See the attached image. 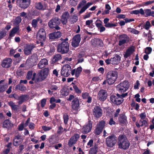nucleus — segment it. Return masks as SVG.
I'll return each mask as SVG.
<instances>
[{"mask_svg":"<svg viewBox=\"0 0 154 154\" xmlns=\"http://www.w3.org/2000/svg\"><path fill=\"white\" fill-rule=\"evenodd\" d=\"M6 32L5 30H4L0 31V38H3L6 36Z\"/></svg>","mask_w":154,"mask_h":154,"instance_id":"obj_57","label":"nucleus"},{"mask_svg":"<svg viewBox=\"0 0 154 154\" xmlns=\"http://www.w3.org/2000/svg\"><path fill=\"white\" fill-rule=\"evenodd\" d=\"M49 69L48 68H44L38 73V77L35 79V78L36 74L35 72L34 73L32 79V80H35V83L43 81L48 76L49 73Z\"/></svg>","mask_w":154,"mask_h":154,"instance_id":"obj_2","label":"nucleus"},{"mask_svg":"<svg viewBox=\"0 0 154 154\" xmlns=\"http://www.w3.org/2000/svg\"><path fill=\"white\" fill-rule=\"evenodd\" d=\"M46 100L45 98L41 100V104L42 107L43 108L45 106L46 104Z\"/></svg>","mask_w":154,"mask_h":154,"instance_id":"obj_62","label":"nucleus"},{"mask_svg":"<svg viewBox=\"0 0 154 154\" xmlns=\"http://www.w3.org/2000/svg\"><path fill=\"white\" fill-rule=\"evenodd\" d=\"M64 39L63 42L58 45L57 49V51L62 54L66 53L69 51V45L67 42L68 39Z\"/></svg>","mask_w":154,"mask_h":154,"instance_id":"obj_4","label":"nucleus"},{"mask_svg":"<svg viewBox=\"0 0 154 154\" xmlns=\"http://www.w3.org/2000/svg\"><path fill=\"white\" fill-rule=\"evenodd\" d=\"M37 34L43 35V37H46L45 32V30L43 29H40Z\"/></svg>","mask_w":154,"mask_h":154,"instance_id":"obj_53","label":"nucleus"},{"mask_svg":"<svg viewBox=\"0 0 154 154\" xmlns=\"http://www.w3.org/2000/svg\"><path fill=\"white\" fill-rule=\"evenodd\" d=\"M12 62V60L11 58H5L3 60L1 65L2 67L8 68L11 66Z\"/></svg>","mask_w":154,"mask_h":154,"instance_id":"obj_19","label":"nucleus"},{"mask_svg":"<svg viewBox=\"0 0 154 154\" xmlns=\"http://www.w3.org/2000/svg\"><path fill=\"white\" fill-rule=\"evenodd\" d=\"M118 72L116 70H111L106 74L107 83L109 85H112L116 81L118 78Z\"/></svg>","mask_w":154,"mask_h":154,"instance_id":"obj_3","label":"nucleus"},{"mask_svg":"<svg viewBox=\"0 0 154 154\" xmlns=\"http://www.w3.org/2000/svg\"><path fill=\"white\" fill-rule=\"evenodd\" d=\"M129 83L128 81H125L121 82L117 86V89L119 92H125L129 88Z\"/></svg>","mask_w":154,"mask_h":154,"instance_id":"obj_11","label":"nucleus"},{"mask_svg":"<svg viewBox=\"0 0 154 154\" xmlns=\"http://www.w3.org/2000/svg\"><path fill=\"white\" fill-rule=\"evenodd\" d=\"M72 21L73 23H74L78 21V17L77 16L74 15L72 16Z\"/></svg>","mask_w":154,"mask_h":154,"instance_id":"obj_61","label":"nucleus"},{"mask_svg":"<svg viewBox=\"0 0 154 154\" xmlns=\"http://www.w3.org/2000/svg\"><path fill=\"white\" fill-rule=\"evenodd\" d=\"M118 120L120 124L125 125L127 122V118L125 115V113L120 114Z\"/></svg>","mask_w":154,"mask_h":154,"instance_id":"obj_20","label":"nucleus"},{"mask_svg":"<svg viewBox=\"0 0 154 154\" xmlns=\"http://www.w3.org/2000/svg\"><path fill=\"white\" fill-rule=\"evenodd\" d=\"M151 26L150 23L149 21H147L146 22V24L144 25V28L148 30Z\"/></svg>","mask_w":154,"mask_h":154,"instance_id":"obj_55","label":"nucleus"},{"mask_svg":"<svg viewBox=\"0 0 154 154\" xmlns=\"http://www.w3.org/2000/svg\"><path fill=\"white\" fill-rule=\"evenodd\" d=\"M35 8L37 9L42 11L45 9L43 5L41 2H38L35 3Z\"/></svg>","mask_w":154,"mask_h":154,"instance_id":"obj_36","label":"nucleus"},{"mask_svg":"<svg viewBox=\"0 0 154 154\" xmlns=\"http://www.w3.org/2000/svg\"><path fill=\"white\" fill-rule=\"evenodd\" d=\"M84 56V53L83 51L78 53L77 55V57L78 59V63H82L84 61L83 57Z\"/></svg>","mask_w":154,"mask_h":154,"instance_id":"obj_31","label":"nucleus"},{"mask_svg":"<svg viewBox=\"0 0 154 154\" xmlns=\"http://www.w3.org/2000/svg\"><path fill=\"white\" fill-rule=\"evenodd\" d=\"M110 100L112 103L118 106L121 105L123 103L124 99L121 97L119 94H117L111 95Z\"/></svg>","mask_w":154,"mask_h":154,"instance_id":"obj_6","label":"nucleus"},{"mask_svg":"<svg viewBox=\"0 0 154 154\" xmlns=\"http://www.w3.org/2000/svg\"><path fill=\"white\" fill-rule=\"evenodd\" d=\"M98 148L97 145L95 144L93 147L91 148L89 151V154H97Z\"/></svg>","mask_w":154,"mask_h":154,"instance_id":"obj_32","label":"nucleus"},{"mask_svg":"<svg viewBox=\"0 0 154 154\" xmlns=\"http://www.w3.org/2000/svg\"><path fill=\"white\" fill-rule=\"evenodd\" d=\"M128 41L129 40H127V39H122V40L119 41V45L120 46H122L123 45L127 43Z\"/></svg>","mask_w":154,"mask_h":154,"instance_id":"obj_51","label":"nucleus"},{"mask_svg":"<svg viewBox=\"0 0 154 154\" xmlns=\"http://www.w3.org/2000/svg\"><path fill=\"white\" fill-rule=\"evenodd\" d=\"M103 129L97 127L94 131V134L96 135H99L102 132Z\"/></svg>","mask_w":154,"mask_h":154,"instance_id":"obj_44","label":"nucleus"},{"mask_svg":"<svg viewBox=\"0 0 154 154\" xmlns=\"http://www.w3.org/2000/svg\"><path fill=\"white\" fill-rule=\"evenodd\" d=\"M35 20H33L32 21V25L33 27L35 29L37 28V26L38 23L37 22V21H35Z\"/></svg>","mask_w":154,"mask_h":154,"instance_id":"obj_58","label":"nucleus"},{"mask_svg":"<svg viewBox=\"0 0 154 154\" xmlns=\"http://www.w3.org/2000/svg\"><path fill=\"white\" fill-rule=\"evenodd\" d=\"M63 118L64 124L65 125H67L69 120V115L66 113L64 114L63 116Z\"/></svg>","mask_w":154,"mask_h":154,"instance_id":"obj_38","label":"nucleus"},{"mask_svg":"<svg viewBox=\"0 0 154 154\" xmlns=\"http://www.w3.org/2000/svg\"><path fill=\"white\" fill-rule=\"evenodd\" d=\"M69 14L68 12H64L62 15L61 17L60 21L63 25H65L67 23V20L69 18Z\"/></svg>","mask_w":154,"mask_h":154,"instance_id":"obj_22","label":"nucleus"},{"mask_svg":"<svg viewBox=\"0 0 154 154\" xmlns=\"http://www.w3.org/2000/svg\"><path fill=\"white\" fill-rule=\"evenodd\" d=\"M61 33L60 32L58 31L50 33L49 34V38H58L60 37Z\"/></svg>","mask_w":154,"mask_h":154,"instance_id":"obj_30","label":"nucleus"},{"mask_svg":"<svg viewBox=\"0 0 154 154\" xmlns=\"http://www.w3.org/2000/svg\"><path fill=\"white\" fill-rule=\"evenodd\" d=\"M121 57L119 55L116 54L114 55L113 57L110 59H108L105 60V62L107 65L112 64L113 65H118L121 60Z\"/></svg>","mask_w":154,"mask_h":154,"instance_id":"obj_9","label":"nucleus"},{"mask_svg":"<svg viewBox=\"0 0 154 154\" xmlns=\"http://www.w3.org/2000/svg\"><path fill=\"white\" fill-rule=\"evenodd\" d=\"M128 30L132 33L137 34L139 33V32L137 30L131 28H128Z\"/></svg>","mask_w":154,"mask_h":154,"instance_id":"obj_43","label":"nucleus"},{"mask_svg":"<svg viewBox=\"0 0 154 154\" xmlns=\"http://www.w3.org/2000/svg\"><path fill=\"white\" fill-rule=\"evenodd\" d=\"M105 27L108 28H111L112 27H115L116 26V24L113 23H108L105 25Z\"/></svg>","mask_w":154,"mask_h":154,"instance_id":"obj_60","label":"nucleus"},{"mask_svg":"<svg viewBox=\"0 0 154 154\" xmlns=\"http://www.w3.org/2000/svg\"><path fill=\"white\" fill-rule=\"evenodd\" d=\"M117 142V138L114 134L109 136L106 140V143L107 146L112 147L115 146Z\"/></svg>","mask_w":154,"mask_h":154,"instance_id":"obj_8","label":"nucleus"},{"mask_svg":"<svg viewBox=\"0 0 154 154\" xmlns=\"http://www.w3.org/2000/svg\"><path fill=\"white\" fill-rule=\"evenodd\" d=\"M60 23V20L57 17H55L51 19L48 23V25L51 29H55L58 30L60 29L59 25Z\"/></svg>","mask_w":154,"mask_h":154,"instance_id":"obj_5","label":"nucleus"},{"mask_svg":"<svg viewBox=\"0 0 154 154\" xmlns=\"http://www.w3.org/2000/svg\"><path fill=\"white\" fill-rule=\"evenodd\" d=\"M118 148L121 149L126 150L130 145V143L124 134H121L118 138Z\"/></svg>","mask_w":154,"mask_h":154,"instance_id":"obj_1","label":"nucleus"},{"mask_svg":"<svg viewBox=\"0 0 154 154\" xmlns=\"http://www.w3.org/2000/svg\"><path fill=\"white\" fill-rule=\"evenodd\" d=\"M71 71L70 66L69 65L66 64L63 66L61 70V75L65 77H68L70 75Z\"/></svg>","mask_w":154,"mask_h":154,"instance_id":"obj_13","label":"nucleus"},{"mask_svg":"<svg viewBox=\"0 0 154 154\" xmlns=\"http://www.w3.org/2000/svg\"><path fill=\"white\" fill-rule=\"evenodd\" d=\"M82 70V69L81 66L78 67L76 69H73L71 71V74L72 75H73L75 74V76L76 78H78L81 73Z\"/></svg>","mask_w":154,"mask_h":154,"instance_id":"obj_25","label":"nucleus"},{"mask_svg":"<svg viewBox=\"0 0 154 154\" xmlns=\"http://www.w3.org/2000/svg\"><path fill=\"white\" fill-rule=\"evenodd\" d=\"M135 51L134 46L130 47L126 51V52L124 55V57L125 58H127L130 57L131 55Z\"/></svg>","mask_w":154,"mask_h":154,"instance_id":"obj_28","label":"nucleus"},{"mask_svg":"<svg viewBox=\"0 0 154 154\" xmlns=\"http://www.w3.org/2000/svg\"><path fill=\"white\" fill-rule=\"evenodd\" d=\"M152 51V48L150 47H147L145 48L144 52L146 54H150Z\"/></svg>","mask_w":154,"mask_h":154,"instance_id":"obj_52","label":"nucleus"},{"mask_svg":"<svg viewBox=\"0 0 154 154\" xmlns=\"http://www.w3.org/2000/svg\"><path fill=\"white\" fill-rule=\"evenodd\" d=\"M107 95L108 94L106 90L101 89L98 93V99L101 101H104L106 100Z\"/></svg>","mask_w":154,"mask_h":154,"instance_id":"obj_14","label":"nucleus"},{"mask_svg":"<svg viewBox=\"0 0 154 154\" xmlns=\"http://www.w3.org/2000/svg\"><path fill=\"white\" fill-rule=\"evenodd\" d=\"M33 72L32 71H30L28 72L26 78L28 80L30 79L32 75Z\"/></svg>","mask_w":154,"mask_h":154,"instance_id":"obj_50","label":"nucleus"},{"mask_svg":"<svg viewBox=\"0 0 154 154\" xmlns=\"http://www.w3.org/2000/svg\"><path fill=\"white\" fill-rule=\"evenodd\" d=\"M89 94L87 92L82 93V97L83 99H87V98L89 96Z\"/></svg>","mask_w":154,"mask_h":154,"instance_id":"obj_56","label":"nucleus"},{"mask_svg":"<svg viewBox=\"0 0 154 154\" xmlns=\"http://www.w3.org/2000/svg\"><path fill=\"white\" fill-rule=\"evenodd\" d=\"M71 104L72 108L73 110H78L79 105V99L77 97L75 98L72 101Z\"/></svg>","mask_w":154,"mask_h":154,"instance_id":"obj_21","label":"nucleus"},{"mask_svg":"<svg viewBox=\"0 0 154 154\" xmlns=\"http://www.w3.org/2000/svg\"><path fill=\"white\" fill-rule=\"evenodd\" d=\"M21 18L20 17H17L15 19L14 24L15 25H18L21 21Z\"/></svg>","mask_w":154,"mask_h":154,"instance_id":"obj_42","label":"nucleus"},{"mask_svg":"<svg viewBox=\"0 0 154 154\" xmlns=\"http://www.w3.org/2000/svg\"><path fill=\"white\" fill-rule=\"evenodd\" d=\"M48 64V60H47L45 58H44L41 59L38 64V67L39 69H42L45 67Z\"/></svg>","mask_w":154,"mask_h":154,"instance_id":"obj_26","label":"nucleus"},{"mask_svg":"<svg viewBox=\"0 0 154 154\" xmlns=\"http://www.w3.org/2000/svg\"><path fill=\"white\" fill-rule=\"evenodd\" d=\"M63 132V128L61 125L58 128V129L57 131V134L60 135Z\"/></svg>","mask_w":154,"mask_h":154,"instance_id":"obj_49","label":"nucleus"},{"mask_svg":"<svg viewBox=\"0 0 154 154\" xmlns=\"http://www.w3.org/2000/svg\"><path fill=\"white\" fill-rule=\"evenodd\" d=\"M140 95L139 94H137L135 95L134 98H136V101L138 102H140L141 99L139 98Z\"/></svg>","mask_w":154,"mask_h":154,"instance_id":"obj_64","label":"nucleus"},{"mask_svg":"<svg viewBox=\"0 0 154 154\" xmlns=\"http://www.w3.org/2000/svg\"><path fill=\"white\" fill-rule=\"evenodd\" d=\"M7 88L8 86L7 85H0V93L5 91Z\"/></svg>","mask_w":154,"mask_h":154,"instance_id":"obj_47","label":"nucleus"},{"mask_svg":"<svg viewBox=\"0 0 154 154\" xmlns=\"http://www.w3.org/2000/svg\"><path fill=\"white\" fill-rule=\"evenodd\" d=\"M42 39H38V40L36 41V43L37 44H40V45H39L38 46H42L44 45L43 42H45V39H42V40H43L42 41V40H41Z\"/></svg>","mask_w":154,"mask_h":154,"instance_id":"obj_54","label":"nucleus"},{"mask_svg":"<svg viewBox=\"0 0 154 154\" xmlns=\"http://www.w3.org/2000/svg\"><path fill=\"white\" fill-rule=\"evenodd\" d=\"M93 112L94 117L98 119L102 115L103 110L101 107L96 106L93 109Z\"/></svg>","mask_w":154,"mask_h":154,"instance_id":"obj_15","label":"nucleus"},{"mask_svg":"<svg viewBox=\"0 0 154 154\" xmlns=\"http://www.w3.org/2000/svg\"><path fill=\"white\" fill-rule=\"evenodd\" d=\"M91 3L88 2L87 3V1L85 0H82L79 3L77 6L78 9L81 8L79 12L80 15L88 8L91 5Z\"/></svg>","mask_w":154,"mask_h":154,"instance_id":"obj_7","label":"nucleus"},{"mask_svg":"<svg viewBox=\"0 0 154 154\" xmlns=\"http://www.w3.org/2000/svg\"><path fill=\"white\" fill-rule=\"evenodd\" d=\"M91 42L92 45L97 47H100L103 45L101 39H92Z\"/></svg>","mask_w":154,"mask_h":154,"instance_id":"obj_24","label":"nucleus"},{"mask_svg":"<svg viewBox=\"0 0 154 154\" xmlns=\"http://www.w3.org/2000/svg\"><path fill=\"white\" fill-rule=\"evenodd\" d=\"M19 29L18 26H17L13 28L11 31V32L9 34V36L10 37H13L15 34L17 33Z\"/></svg>","mask_w":154,"mask_h":154,"instance_id":"obj_35","label":"nucleus"},{"mask_svg":"<svg viewBox=\"0 0 154 154\" xmlns=\"http://www.w3.org/2000/svg\"><path fill=\"white\" fill-rule=\"evenodd\" d=\"M58 87L54 85H52L50 87V89L53 92L57 91L58 89Z\"/></svg>","mask_w":154,"mask_h":154,"instance_id":"obj_48","label":"nucleus"},{"mask_svg":"<svg viewBox=\"0 0 154 154\" xmlns=\"http://www.w3.org/2000/svg\"><path fill=\"white\" fill-rule=\"evenodd\" d=\"M35 47L33 44H26L24 48V53L25 55H28L31 54L32 50Z\"/></svg>","mask_w":154,"mask_h":154,"instance_id":"obj_17","label":"nucleus"},{"mask_svg":"<svg viewBox=\"0 0 154 154\" xmlns=\"http://www.w3.org/2000/svg\"><path fill=\"white\" fill-rule=\"evenodd\" d=\"M38 60L37 55L36 54H34L31 56L29 57L28 59L27 60L26 62H32L33 63L34 66L35 63Z\"/></svg>","mask_w":154,"mask_h":154,"instance_id":"obj_27","label":"nucleus"},{"mask_svg":"<svg viewBox=\"0 0 154 154\" xmlns=\"http://www.w3.org/2000/svg\"><path fill=\"white\" fill-rule=\"evenodd\" d=\"M120 111V109L119 108H118L116 110L114 114V117H117L119 116V113Z\"/></svg>","mask_w":154,"mask_h":154,"instance_id":"obj_63","label":"nucleus"},{"mask_svg":"<svg viewBox=\"0 0 154 154\" xmlns=\"http://www.w3.org/2000/svg\"><path fill=\"white\" fill-rule=\"evenodd\" d=\"M141 119L144 120L146 119V115L145 112L141 113L139 115Z\"/></svg>","mask_w":154,"mask_h":154,"instance_id":"obj_59","label":"nucleus"},{"mask_svg":"<svg viewBox=\"0 0 154 154\" xmlns=\"http://www.w3.org/2000/svg\"><path fill=\"white\" fill-rule=\"evenodd\" d=\"M72 47L76 48L79 46L81 39H72Z\"/></svg>","mask_w":154,"mask_h":154,"instance_id":"obj_34","label":"nucleus"},{"mask_svg":"<svg viewBox=\"0 0 154 154\" xmlns=\"http://www.w3.org/2000/svg\"><path fill=\"white\" fill-rule=\"evenodd\" d=\"M48 142L50 143V146L58 142V139L56 135L53 134L50 136L48 139Z\"/></svg>","mask_w":154,"mask_h":154,"instance_id":"obj_23","label":"nucleus"},{"mask_svg":"<svg viewBox=\"0 0 154 154\" xmlns=\"http://www.w3.org/2000/svg\"><path fill=\"white\" fill-rule=\"evenodd\" d=\"M60 93L61 95L63 96H67L69 94L68 91L67 89L63 88L60 91Z\"/></svg>","mask_w":154,"mask_h":154,"instance_id":"obj_41","label":"nucleus"},{"mask_svg":"<svg viewBox=\"0 0 154 154\" xmlns=\"http://www.w3.org/2000/svg\"><path fill=\"white\" fill-rule=\"evenodd\" d=\"M17 74L19 76H23L24 74V72L23 70L19 68L17 72Z\"/></svg>","mask_w":154,"mask_h":154,"instance_id":"obj_45","label":"nucleus"},{"mask_svg":"<svg viewBox=\"0 0 154 154\" xmlns=\"http://www.w3.org/2000/svg\"><path fill=\"white\" fill-rule=\"evenodd\" d=\"M73 88H74L75 91L78 94H80L81 93L82 91L76 85H73Z\"/></svg>","mask_w":154,"mask_h":154,"instance_id":"obj_46","label":"nucleus"},{"mask_svg":"<svg viewBox=\"0 0 154 154\" xmlns=\"http://www.w3.org/2000/svg\"><path fill=\"white\" fill-rule=\"evenodd\" d=\"M93 122L92 121L89 117L88 121L83 126L82 128V132L84 134H86L91 131L92 128V125Z\"/></svg>","mask_w":154,"mask_h":154,"instance_id":"obj_10","label":"nucleus"},{"mask_svg":"<svg viewBox=\"0 0 154 154\" xmlns=\"http://www.w3.org/2000/svg\"><path fill=\"white\" fill-rule=\"evenodd\" d=\"M80 135L78 134H75L72 136L68 141V145L69 147H71L75 145L79 138Z\"/></svg>","mask_w":154,"mask_h":154,"instance_id":"obj_12","label":"nucleus"},{"mask_svg":"<svg viewBox=\"0 0 154 154\" xmlns=\"http://www.w3.org/2000/svg\"><path fill=\"white\" fill-rule=\"evenodd\" d=\"M10 122L8 119L4 121L3 122V127L4 128H8L10 126Z\"/></svg>","mask_w":154,"mask_h":154,"instance_id":"obj_37","label":"nucleus"},{"mask_svg":"<svg viewBox=\"0 0 154 154\" xmlns=\"http://www.w3.org/2000/svg\"><path fill=\"white\" fill-rule=\"evenodd\" d=\"M29 97L27 94H21L19 97V101L18 102L19 105L22 104L25 101L29 99Z\"/></svg>","mask_w":154,"mask_h":154,"instance_id":"obj_29","label":"nucleus"},{"mask_svg":"<svg viewBox=\"0 0 154 154\" xmlns=\"http://www.w3.org/2000/svg\"><path fill=\"white\" fill-rule=\"evenodd\" d=\"M61 55L60 54H57L54 55L53 57L52 62L55 63L57 62L58 60L61 59Z\"/></svg>","mask_w":154,"mask_h":154,"instance_id":"obj_33","label":"nucleus"},{"mask_svg":"<svg viewBox=\"0 0 154 154\" xmlns=\"http://www.w3.org/2000/svg\"><path fill=\"white\" fill-rule=\"evenodd\" d=\"M16 90H19L20 91H23L26 90V88L24 85H22L21 86L19 85H17L15 87Z\"/></svg>","mask_w":154,"mask_h":154,"instance_id":"obj_40","label":"nucleus"},{"mask_svg":"<svg viewBox=\"0 0 154 154\" xmlns=\"http://www.w3.org/2000/svg\"><path fill=\"white\" fill-rule=\"evenodd\" d=\"M105 122L104 121H101L99 122L97 124V127L103 130L105 125Z\"/></svg>","mask_w":154,"mask_h":154,"instance_id":"obj_39","label":"nucleus"},{"mask_svg":"<svg viewBox=\"0 0 154 154\" xmlns=\"http://www.w3.org/2000/svg\"><path fill=\"white\" fill-rule=\"evenodd\" d=\"M23 141L20 135H16L13 139V144L15 146H17L21 144Z\"/></svg>","mask_w":154,"mask_h":154,"instance_id":"obj_18","label":"nucleus"},{"mask_svg":"<svg viewBox=\"0 0 154 154\" xmlns=\"http://www.w3.org/2000/svg\"><path fill=\"white\" fill-rule=\"evenodd\" d=\"M30 1L31 0H17V2L20 8L25 9L29 6Z\"/></svg>","mask_w":154,"mask_h":154,"instance_id":"obj_16","label":"nucleus"}]
</instances>
